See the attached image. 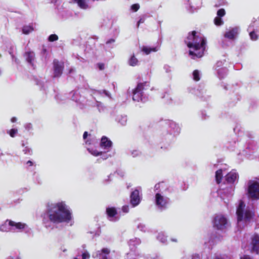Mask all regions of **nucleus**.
I'll return each mask as SVG.
<instances>
[{
    "mask_svg": "<svg viewBox=\"0 0 259 259\" xmlns=\"http://www.w3.org/2000/svg\"><path fill=\"white\" fill-rule=\"evenodd\" d=\"M26 164H28L29 166L33 165V162L31 160H28L26 162Z\"/></svg>",
    "mask_w": 259,
    "mask_h": 259,
    "instance_id": "obj_38",
    "label": "nucleus"
},
{
    "mask_svg": "<svg viewBox=\"0 0 259 259\" xmlns=\"http://www.w3.org/2000/svg\"><path fill=\"white\" fill-rule=\"evenodd\" d=\"M251 252L252 253H255L257 254H259V235L257 234H254L251 238Z\"/></svg>",
    "mask_w": 259,
    "mask_h": 259,
    "instance_id": "obj_9",
    "label": "nucleus"
},
{
    "mask_svg": "<svg viewBox=\"0 0 259 259\" xmlns=\"http://www.w3.org/2000/svg\"><path fill=\"white\" fill-rule=\"evenodd\" d=\"M122 210L124 212H128L129 210L128 206L127 205L123 206Z\"/></svg>",
    "mask_w": 259,
    "mask_h": 259,
    "instance_id": "obj_33",
    "label": "nucleus"
},
{
    "mask_svg": "<svg viewBox=\"0 0 259 259\" xmlns=\"http://www.w3.org/2000/svg\"><path fill=\"white\" fill-rule=\"evenodd\" d=\"M215 180L218 184L221 183L223 178V170L222 169H219L215 171Z\"/></svg>",
    "mask_w": 259,
    "mask_h": 259,
    "instance_id": "obj_16",
    "label": "nucleus"
},
{
    "mask_svg": "<svg viewBox=\"0 0 259 259\" xmlns=\"http://www.w3.org/2000/svg\"><path fill=\"white\" fill-rule=\"evenodd\" d=\"M236 215L238 222L244 221L245 222H249L254 217V213L251 210L249 207L245 208V203L241 200L237 208Z\"/></svg>",
    "mask_w": 259,
    "mask_h": 259,
    "instance_id": "obj_3",
    "label": "nucleus"
},
{
    "mask_svg": "<svg viewBox=\"0 0 259 259\" xmlns=\"http://www.w3.org/2000/svg\"><path fill=\"white\" fill-rule=\"evenodd\" d=\"M193 79L198 81L200 80L199 72L197 70H195L193 72Z\"/></svg>",
    "mask_w": 259,
    "mask_h": 259,
    "instance_id": "obj_23",
    "label": "nucleus"
},
{
    "mask_svg": "<svg viewBox=\"0 0 259 259\" xmlns=\"http://www.w3.org/2000/svg\"><path fill=\"white\" fill-rule=\"evenodd\" d=\"M156 47L149 48L146 46H143L142 48V51L146 55L150 54L152 52H156L157 51Z\"/></svg>",
    "mask_w": 259,
    "mask_h": 259,
    "instance_id": "obj_18",
    "label": "nucleus"
},
{
    "mask_svg": "<svg viewBox=\"0 0 259 259\" xmlns=\"http://www.w3.org/2000/svg\"><path fill=\"white\" fill-rule=\"evenodd\" d=\"M53 77H60L64 69V63L63 61H59L57 59H54L53 62Z\"/></svg>",
    "mask_w": 259,
    "mask_h": 259,
    "instance_id": "obj_7",
    "label": "nucleus"
},
{
    "mask_svg": "<svg viewBox=\"0 0 259 259\" xmlns=\"http://www.w3.org/2000/svg\"><path fill=\"white\" fill-rule=\"evenodd\" d=\"M11 121L12 122H16L17 121V118L15 117H13L11 119Z\"/></svg>",
    "mask_w": 259,
    "mask_h": 259,
    "instance_id": "obj_39",
    "label": "nucleus"
},
{
    "mask_svg": "<svg viewBox=\"0 0 259 259\" xmlns=\"http://www.w3.org/2000/svg\"><path fill=\"white\" fill-rule=\"evenodd\" d=\"M97 65L100 70H103L105 68V64L103 63H99Z\"/></svg>",
    "mask_w": 259,
    "mask_h": 259,
    "instance_id": "obj_30",
    "label": "nucleus"
},
{
    "mask_svg": "<svg viewBox=\"0 0 259 259\" xmlns=\"http://www.w3.org/2000/svg\"><path fill=\"white\" fill-rule=\"evenodd\" d=\"M18 131L17 129L15 128H12L10 131H9L7 133L9 134V135L12 137L14 138L16 134L17 133Z\"/></svg>",
    "mask_w": 259,
    "mask_h": 259,
    "instance_id": "obj_26",
    "label": "nucleus"
},
{
    "mask_svg": "<svg viewBox=\"0 0 259 259\" xmlns=\"http://www.w3.org/2000/svg\"><path fill=\"white\" fill-rule=\"evenodd\" d=\"M112 142L111 140H109L106 136H103L101 140L100 146L101 147L105 149L108 150L111 147Z\"/></svg>",
    "mask_w": 259,
    "mask_h": 259,
    "instance_id": "obj_11",
    "label": "nucleus"
},
{
    "mask_svg": "<svg viewBox=\"0 0 259 259\" xmlns=\"http://www.w3.org/2000/svg\"><path fill=\"white\" fill-rule=\"evenodd\" d=\"M102 259H109V258L106 255H103L102 257Z\"/></svg>",
    "mask_w": 259,
    "mask_h": 259,
    "instance_id": "obj_42",
    "label": "nucleus"
},
{
    "mask_svg": "<svg viewBox=\"0 0 259 259\" xmlns=\"http://www.w3.org/2000/svg\"><path fill=\"white\" fill-rule=\"evenodd\" d=\"M74 3H76L78 6L82 9H87L88 8L89 6L86 3L85 0H73Z\"/></svg>",
    "mask_w": 259,
    "mask_h": 259,
    "instance_id": "obj_17",
    "label": "nucleus"
},
{
    "mask_svg": "<svg viewBox=\"0 0 259 259\" xmlns=\"http://www.w3.org/2000/svg\"><path fill=\"white\" fill-rule=\"evenodd\" d=\"M240 259H253V258L249 255H243L242 256L240 257Z\"/></svg>",
    "mask_w": 259,
    "mask_h": 259,
    "instance_id": "obj_34",
    "label": "nucleus"
},
{
    "mask_svg": "<svg viewBox=\"0 0 259 259\" xmlns=\"http://www.w3.org/2000/svg\"><path fill=\"white\" fill-rule=\"evenodd\" d=\"M213 225L217 229L224 230L227 228L228 221L223 215L218 214L214 218Z\"/></svg>",
    "mask_w": 259,
    "mask_h": 259,
    "instance_id": "obj_6",
    "label": "nucleus"
},
{
    "mask_svg": "<svg viewBox=\"0 0 259 259\" xmlns=\"http://www.w3.org/2000/svg\"><path fill=\"white\" fill-rule=\"evenodd\" d=\"M74 259H79V258H78L77 257H74Z\"/></svg>",
    "mask_w": 259,
    "mask_h": 259,
    "instance_id": "obj_43",
    "label": "nucleus"
},
{
    "mask_svg": "<svg viewBox=\"0 0 259 259\" xmlns=\"http://www.w3.org/2000/svg\"><path fill=\"white\" fill-rule=\"evenodd\" d=\"M226 14L225 10L224 9H220L217 12V15L218 17H222L225 16Z\"/></svg>",
    "mask_w": 259,
    "mask_h": 259,
    "instance_id": "obj_27",
    "label": "nucleus"
},
{
    "mask_svg": "<svg viewBox=\"0 0 259 259\" xmlns=\"http://www.w3.org/2000/svg\"><path fill=\"white\" fill-rule=\"evenodd\" d=\"M185 42L189 48L193 49L189 51V54L192 56V59L199 58L204 55L206 39L204 37L197 35L196 31L189 33Z\"/></svg>",
    "mask_w": 259,
    "mask_h": 259,
    "instance_id": "obj_2",
    "label": "nucleus"
},
{
    "mask_svg": "<svg viewBox=\"0 0 259 259\" xmlns=\"http://www.w3.org/2000/svg\"><path fill=\"white\" fill-rule=\"evenodd\" d=\"M23 152L25 154H28V155H31L32 154V151L28 147H25L23 149Z\"/></svg>",
    "mask_w": 259,
    "mask_h": 259,
    "instance_id": "obj_28",
    "label": "nucleus"
},
{
    "mask_svg": "<svg viewBox=\"0 0 259 259\" xmlns=\"http://www.w3.org/2000/svg\"><path fill=\"white\" fill-rule=\"evenodd\" d=\"M168 198L163 197L160 193H156L155 195L156 205L160 209L166 208L168 204Z\"/></svg>",
    "mask_w": 259,
    "mask_h": 259,
    "instance_id": "obj_8",
    "label": "nucleus"
},
{
    "mask_svg": "<svg viewBox=\"0 0 259 259\" xmlns=\"http://www.w3.org/2000/svg\"><path fill=\"white\" fill-rule=\"evenodd\" d=\"M25 57H26V61L31 64L32 65H33V61L34 59V54L33 52H27L25 53Z\"/></svg>",
    "mask_w": 259,
    "mask_h": 259,
    "instance_id": "obj_15",
    "label": "nucleus"
},
{
    "mask_svg": "<svg viewBox=\"0 0 259 259\" xmlns=\"http://www.w3.org/2000/svg\"><path fill=\"white\" fill-rule=\"evenodd\" d=\"M82 259H86L87 258L90 257V254L88 252H83L82 255Z\"/></svg>",
    "mask_w": 259,
    "mask_h": 259,
    "instance_id": "obj_31",
    "label": "nucleus"
},
{
    "mask_svg": "<svg viewBox=\"0 0 259 259\" xmlns=\"http://www.w3.org/2000/svg\"><path fill=\"white\" fill-rule=\"evenodd\" d=\"M115 41V40L113 38H111L110 39H109L107 42H106V44H111V43H112V42H114Z\"/></svg>",
    "mask_w": 259,
    "mask_h": 259,
    "instance_id": "obj_36",
    "label": "nucleus"
},
{
    "mask_svg": "<svg viewBox=\"0 0 259 259\" xmlns=\"http://www.w3.org/2000/svg\"><path fill=\"white\" fill-rule=\"evenodd\" d=\"M102 153V152H98V151H95L93 153H92V154H93L95 156H97L99 155H101Z\"/></svg>",
    "mask_w": 259,
    "mask_h": 259,
    "instance_id": "obj_35",
    "label": "nucleus"
},
{
    "mask_svg": "<svg viewBox=\"0 0 259 259\" xmlns=\"http://www.w3.org/2000/svg\"><path fill=\"white\" fill-rule=\"evenodd\" d=\"M33 30V28L31 26H24L22 28V32L24 34H28Z\"/></svg>",
    "mask_w": 259,
    "mask_h": 259,
    "instance_id": "obj_21",
    "label": "nucleus"
},
{
    "mask_svg": "<svg viewBox=\"0 0 259 259\" xmlns=\"http://www.w3.org/2000/svg\"><path fill=\"white\" fill-rule=\"evenodd\" d=\"M249 36L250 38L252 40H256L258 38L257 34L254 31H252L249 33Z\"/></svg>",
    "mask_w": 259,
    "mask_h": 259,
    "instance_id": "obj_25",
    "label": "nucleus"
},
{
    "mask_svg": "<svg viewBox=\"0 0 259 259\" xmlns=\"http://www.w3.org/2000/svg\"><path fill=\"white\" fill-rule=\"evenodd\" d=\"M47 213L50 221L54 224L69 223L72 219V213L64 201L49 204Z\"/></svg>",
    "mask_w": 259,
    "mask_h": 259,
    "instance_id": "obj_1",
    "label": "nucleus"
},
{
    "mask_svg": "<svg viewBox=\"0 0 259 259\" xmlns=\"http://www.w3.org/2000/svg\"><path fill=\"white\" fill-rule=\"evenodd\" d=\"M143 22H144V20H143L142 19H140L139 20V21H138V26L139 25L140 23H143Z\"/></svg>",
    "mask_w": 259,
    "mask_h": 259,
    "instance_id": "obj_41",
    "label": "nucleus"
},
{
    "mask_svg": "<svg viewBox=\"0 0 259 259\" xmlns=\"http://www.w3.org/2000/svg\"><path fill=\"white\" fill-rule=\"evenodd\" d=\"M215 259H224V258L221 255H217L215 256Z\"/></svg>",
    "mask_w": 259,
    "mask_h": 259,
    "instance_id": "obj_40",
    "label": "nucleus"
},
{
    "mask_svg": "<svg viewBox=\"0 0 259 259\" xmlns=\"http://www.w3.org/2000/svg\"><path fill=\"white\" fill-rule=\"evenodd\" d=\"M58 36L55 34H51L48 37V40L50 42H53L58 39Z\"/></svg>",
    "mask_w": 259,
    "mask_h": 259,
    "instance_id": "obj_24",
    "label": "nucleus"
},
{
    "mask_svg": "<svg viewBox=\"0 0 259 259\" xmlns=\"http://www.w3.org/2000/svg\"><path fill=\"white\" fill-rule=\"evenodd\" d=\"M248 194L249 197L259 199V183L256 181L249 180L248 182Z\"/></svg>",
    "mask_w": 259,
    "mask_h": 259,
    "instance_id": "obj_5",
    "label": "nucleus"
},
{
    "mask_svg": "<svg viewBox=\"0 0 259 259\" xmlns=\"http://www.w3.org/2000/svg\"><path fill=\"white\" fill-rule=\"evenodd\" d=\"M6 222H8V224L11 227H14L16 229H23L25 228V224L21 222L16 223L12 220H7Z\"/></svg>",
    "mask_w": 259,
    "mask_h": 259,
    "instance_id": "obj_13",
    "label": "nucleus"
},
{
    "mask_svg": "<svg viewBox=\"0 0 259 259\" xmlns=\"http://www.w3.org/2000/svg\"><path fill=\"white\" fill-rule=\"evenodd\" d=\"M101 252L106 254H109L110 252V250L107 248H103L102 249Z\"/></svg>",
    "mask_w": 259,
    "mask_h": 259,
    "instance_id": "obj_32",
    "label": "nucleus"
},
{
    "mask_svg": "<svg viewBox=\"0 0 259 259\" xmlns=\"http://www.w3.org/2000/svg\"><path fill=\"white\" fill-rule=\"evenodd\" d=\"M140 8V6L138 4H133L131 6V9L134 11L137 12Z\"/></svg>",
    "mask_w": 259,
    "mask_h": 259,
    "instance_id": "obj_29",
    "label": "nucleus"
},
{
    "mask_svg": "<svg viewBox=\"0 0 259 259\" xmlns=\"http://www.w3.org/2000/svg\"><path fill=\"white\" fill-rule=\"evenodd\" d=\"M214 23L217 26H221L223 24V21L221 17L217 16L214 19Z\"/></svg>",
    "mask_w": 259,
    "mask_h": 259,
    "instance_id": "obj_22",
    "label": "nucleus"
},
{
    "mask_svg": "<svg viewBox=\"0 0 259 259\" xmlns=\"http://www.w3.org/2000/svg\"><path fill=\"white\" fill-rule=\"evenodd\" d=\"M138 62L137 58L133 55L129 59L128 64L131 66H135L138 64Z\"/></svg>",
    "mask_w": 259,
    "mask_h": 259,
    "instance_id": "obj_20",
    "label": "nucleus"
},
{
    "mask_svg": "<svg viewBox=\"0 0 259 259\" xmlns=\"http://www.w3.org/2000/svg\"><path fill=\"white\" fill-rule=\"evenodd\" d=\"M106 213L109 218H113L117 214V211L115 207H107L106 209Z\"/></svg>",
    "mask_w": 259,
    "mask_h": 259,
    "instance_id": "obj_14",
    "label": "nucleus"
},
{
    "mask_svg": "<svg viewBox=\"0 0 259 259\" xmlns=\"http://www.w3.org/2000/svg\"><path fill=\"white\" fill-rule=\"evenodd\" d=\"M238 175L235 171H231L226 176V180L228 183L233 184L235 182Z\"/></svg>",
    "mask_w": 259,
    "mask_h": 259,
    "instance_id": "obj_12",
    "label": "nucleus"
},
{
    "mask_svg": "<svg viewBox=\"0 0 259 259\" xmlns=\"http://www.w3.org/2000/svg\"><path fill=\"white\" fill-rule=\"evenodd\" d=\"M235 32L234 29L226 32L224 36L225 37L230 39H233L235 38Z\"/></svg>",
    "mask_w": 259,
    "mask_h": 259,
    "instance_id": "obj_19",
    "label": "nucleus"
},
{
    "mask_svg": "<svg viewBox=\"0 0 259 259\" xmlns=\"http://www.w3.org/2000/svg\"><path fill=\"white\" fill-rule=\"evenodd\" d=\"M88 135V132H84L83 134V139H85L87 138Z\"/></svg>",
    "mask_w": 259,
    "mask_h": 259,
    "instance_id": "obj_37",
    "label": "nucleus"
},
{
    "mask_svg": "<svg viewBox=\"0 0 259 259\" xmlns=\"http://www.w3.org/2000/svg\"><path fill=\"white\" fill-rule=\"evenodd\" d=\"M131 203L133 206L138 205L140 201L139 191L137 189L133 191L131 194Z\"/></svg>",
    "mask_w": 259,
    "mask_h": 259,
    "instance_id": "obj_10",
    "label": "nucleus"
},
{
    "mask_svg": "<svg viewBox=\"0 0 259 259\" xmlns=\"http://www.w3.org/2000/svg\"><path fill=\"white\" fill-rule=\"evenodd\" d=\"M150 89V83L148 81L140 82L137 84V87L133 92V100L139 102L142 100V97L144 91Z\"/></svg>",
    "mask_w": 259,
    "mask_h": 259,
    "instance_id": "obj_4",
    "label": "nucleus"
}]
</instances>
